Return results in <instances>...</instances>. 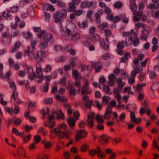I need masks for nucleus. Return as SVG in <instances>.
Here are the masks:
<instances>
[{"label":"nucleus","instance_id":"nucleus-1","mask_svg":"<svg viewBox=\"0 0 159 159\" xmlns=\"http://www.w3.org/2000/svg\"><path fill=\"white\" fill-rule=\"evenodd\" d=\"M67 14L66 10L62 9L60 11H57L52 15V17L55 19V22L57 23H61L63 20V19L66 18Z\"/></svg>","mask_w":159,"mask_h":159},{"label":"nucleus","instance_id":"nucleus-2","mask_svg":"<svg viewBox=\"0 0 159 159\" xmlns=\"http://www.w3.org/2000/svg\"><path fill=\"white\" fill-rule=\"evenodd\" d=\"M49 109L48 108H46L44 109H42L41 110V113L43 115V118H44L45 117V115H47V117H48V120L47 122H45L44 124L47 126L49 127L52 128L54 126L55 123L52 120L54 118H52V114L51 115L48 114Z\"/></svg>","mask_w":159,"mask_h":159},{"label":"nucleus","instance_id":"nucleus-3","mask_svg":"<svg viewBox=\"0 0 159 159\" xmlns=\"http://www.w3.org/2000/svg\"><path fill=\"white\" fill-rule=\"evenodd\" d=\"M9 85L10 88L13 91L11 95V101H12L13 100L14 102V103L15 104L21 103L22 102L17 98L18 95L17 92L15 91L16 88L15 83L13 82H11L9 83Z\"/></svg>","mask_w":159,"mask_h":159},{"label":"nucleus","instance_id":"nucleus-4","mask_svg":"<svg viewBox=\"0 0 159 159\" xmlns=\"http://www.w3.org/2000/svg\"><path fill=\"white\" fill-rule=\"evenodd\" d=\"M52 130L53 133L60 139L64 138L68 139L69 137V133L66 131H61V130L58 125Z\"/></svg>","mask_w":159,"mask_h":159},{"label":"nucleus","instance_id":"nucleus-5","mask_svg":"<svg viewBox=\"0 0 159 159\" xmlns=\"http://www.w3.org/2000/svg\"><path fill=\"white\" fill-rule=\"evenodd\" d=\"M30 47L28 46V50H26L25 52V55H27L29 58L31 59L37 60L39 57V53L38 52H34V50L32 49L30 50Z\"/></svg>","mask_w":159,"mask_h":159},{"label":"nucleus","instance_id":"nucleus-6","mask_svg":"<svg viewBox=\"0 0 159 159\" xmlns=\"http://www.w3.org/2000/svg\"><path fill=\"white\" fill-rule=\"evenodd\" d=\"M35 67L37 75H36V76L35 77H34V78H38L39 80H38V82L40 83L42 81L43 79L44 78L43 75V69L41 67V65L38 62L36 64Z\"/></svg>","mask_w":159,"mask_h":159},{"label":"nucleus","instance_id":"nucleus-7","mask_svg":"<svg viewBox=\"0 0 159 159\" xmlns=\"http://www.w3.org/2000/svg\"><path fill=\"white\" fill-rule=\"evenodd\" d=\"M133 33L134 30H131L129 32H124L123 33V36L126 37V45H129L132 43L133 38L132 34Z\"/></svg>","mask_w":159,"mask_h":159},{"label":"nucleus","instance_id":"nucleus-8","mask_svg":"<svg viewBox=\"0 0 159 159\" xmlns=\"http://www.w3.org/2000/svg\"><path fill=\"white\" fill-rule=\"evenodd\" d=\"M89 83L88 80H86L81 91V94L83 96L86 95V94H90L91 93V90L89 87Z\"/></svg>","mask_w":159,"mask_h":159},{"label":"nucleus","instance_id":"nucleus-9","mask_svg":"<svg viewBox=\"0 0 159 159\" xmlns=\"http://www.w3.org/2000/svg\"><path fill=\"white\" fill-rule=\"evenodd\" d=\"M76 28V25L74 23L70 22L66 27V32L68 35H70L71 34L72 32L75 31Z\"/></svg>","mask_w":159,"mask_h":159},{"label":"nucleus","instance_id":"nucleus-10","mask_svg":"<svg viewBox=\"0 0 159 159\" xmlns=\"http://www.w3.org/2000/svg\"><path fill=\"white\" fill-rule=\"evenodd\" d=\"M59 112L57 113L55 110H53L52 113V118H55L57 119H60L61 120H63L64 118V115L60 110H59Z\"/></svg>","mask_w":159,"mask_h":159},{"label":"nucleus","instance_id":"nucleus-11","mask_svg":"<svg viewBox=\"0 0 159 159\" xmlns=\"http://www.w3.org/2000/svg\"><path fill=\"white\" fill-rule=\"evenodd\" d=\"M86 134L85 131L84 130H79L75 135V139L76 141H78L80 139L84 137Z\"/></svg>","mask_w":159,"mask_h":159},{"label":"nucleus","instance_id":"nucleus-12","mask_svg":"<svg viewBox=\"0 0 159 159\" xmlns=\"http://www.w3.org/2000/svg\"><path fill=\"white\" fill-rule=\"evenodd\" d=\"M125 44H126L125 41L118 42L117 43V49L116 50L118 54L120 55L122 54V50Z\"/></svg>","mask_w":159,"mask_h":159},{"label":"nucleus","instance_id":"nucleus-13","mask_svg":"<svg viewBox=\"0 0 159 159\" xmlns=\"http://www.w3.org/2000/svg\"><path fill=\"white\" fill-rule=\"evenodd\" d=\"M141 32L142 34L140 36V39L143 41H146L149 34L148 28L145 27L142 30Z\"/></svg>","mask_w":159,"mask_h":159},{"label":"nucleus","instance_id":"nucleus-14","mask_svg":"<svg viewBox=\"0 0 159 159\" xmlns=\"http://www.w3.org/2000/svg\"><path fill=\"white\" fill-rule=\"evenodd\" d=\"M26 73L28 74V77L31 80H32L33 78L36 76V74L34 72L33 68L31 67H27L25 69Z\"/></svg>","mask_w":159,"mask_h":159},{"label":"nucleus","instance_id":"nucleus-15","mask_svg":"<svg viewBox=\"0 0 159 159\" xmlns=\"http://www.w3.org/2000/svg\"><path fill=\"white\" fill-rule=\"evenodd\" d=\"M82 99L84 102H85V106L88 108L91 107L92 105V101L89 100V97L87 95H84L83 96Z\"/></svg>","mask_w":159,"mask_h":159},{"label":"nucleus","instance_id":"nucleus-16","mask_svg":"<svg viewBox=\"0 0 159 159\" xmlns=\"http://www.w3.org/2000/svg\"><path fill=\"white\" fill-rule=\"evenodd\" d=\"M131 121L134 123H139L141 122V119L140 118H137L135 117V115L134 112L131 111L130 114Z\"/></svg>","mask_w":159,"mask_h":159},{"label":"nucleus","instance_id":"nucleus-17","mask_svg":"<svg viewBox=\"0 0 159 159\" xmlns=\"http://www.w3.org/2000/svg\"><path fill=\"white\" fill-rule=\"evenodd\" d=\"M107 19L110 20H112L115 23L119 22L120 20V17L118 16H114L112 14H110L107 15Z\"/></svg>","mask_w":159,"mask_h":159},{"label":"nucleus","instance_id":"nucleus-18","mask_svg":"<svg viewBox=\"0 0 159 159\" xmlns=\"http://www.w3.org/2000/svg\"><path fill=\"white\" fill-rule=\"evenodd\" d=\"M109 137L107 135L102 134L99 140V142L101 144H105L107 143Z\"/></svg>","mask_w":159,"mask_h":159},{"label":"nucleus","instance_id":"nucleus-19","mask_svg":"<svg viewBox=\"0 0 159 159\" xmlns=\"http://www.w3.org/2000/svg\"><path fill=\"white\" fill-rule=\"evenodd\" d=\"M100 44L102 48L105 50H107L109 48V43L108 40H103L100 41Z\"/></svg>","mask_w":159,"mask_h":159},{"label":"nucleus","instance_id":"nucleus-20","mask_svg":"<svg viewBox=\"0 0 159 159\" xmlns=\"http://www.w3.org/2000/svg\"><path fill=\"white\" fill-rule=\"evenodd\" d=\"M112 109L109 108H106L104 115V118L105 119H109L111 117Z\"/></svg>","mask_w":159,"mask_h":159},{"label":"nucleus","instance_id":"nucleus-21","mask_svg":"<svg viewBox=\"0 0 159 159\" xmlns=\"http://www.w3.org/2000/svg\"><path fill=\"white\" fill-rule=\"evenodd\" d=\"M108 84L109 85L112 86L114 84V80L115 78V75L114 74H111L108 76Z\"/></svg>","mask_w":159,"mask_h":159},{"label":"nucleus","instance_id":"nucleus-22","mask_svg":"<svg viewBox=\"0 0 159 159\" xmlns=\"http://www.w3.org/2000/svg\"><path fill=\"white\" fill-rule=\"evenodd\" d=\"M17 152L19 158H20L22 157H26L25 152L23 148H19L18 149Z\"/></svg>","mask_w":159,"mask_h":159},{"label":"nucleus","instance_id":"nucleus-23","mask_svg":"<svg viewBox=\"0 0 159 159\" xmlns=\"http://www.w3.org/2000/svg\"><path fill=\"white\" fill-rule=\"evenodd\" d=\"M44 9L47 11H50L53 12L55 11V9L54 6L50 3H46L44 6Z\"/></svg>","mask_w":159,"mask_h":159},{"label":"nucleus","instance_id":"nucleus-24","mask_svg":"<svg viewBox=\"0 0 159 159\" xmlns=\"http://www.w3.org/2000/svg\"><path fill=\"white\" fill-rule=\"evenodd\" d=\"M71 39L74 41H76L79 40L81 36L80 33L79 32H76L75 33L71 34Z\"/></svg>","mask_w":159,"mask_h":159},{"label":"nucleus","instance_id":"nucleus-25","mask_svg":"<svg viewBox=\"0 0 159 159\" xmlns=\"http://www.w3.org/2000/svg\"><path fill=\"white\" fill-rule=\"evenodd\" d=\"M18 84L19 85L23 86L25 85L26 89L29 88V82L27 80H20L17 81Z\"/></svg>","mask_w":159,"mask_h":159},{"label":"nucleus","instance_id":"nucleus-26","mask_svg":"<svg viewBox=\"0 0 159 159\" xmlns=\"http://www.w3.org/2000/svg\"><path fill=\"white\" fill-rule=\"evenodd\" d=\"M76 120L72 117H70L67 119V121L70 127L72 128L75 126Z\"/></svg>","mask_w":159,"mask_h":159},{"label":"nucleus","instance_id":"nucleus-27","mask_svg":"<svg viewBox=\"0 0 159 159\" xmlns=\"http://www.w3.org/2000/svg\"><path fill=\"white\" fill-rule=\"evenodd\" d=\"M104 34L106 36V40H109V38L113 37L111 31L109 30H104Z\"/></svg>","mask_w":159,"mask_h":159},{"label":"nucleus","instance_id":"nucleus-28","mask_svg":"<svg viewBox=\"0 0 159 159\" xmlns=\"http://www.w3.org/2000/svg\"><path fill=\"white\" fill-rule=\"evenodd\" d=\"M82 44L86 47L89 46L91 44L90 38L89 37L85 39L82 42Z\"/></svg>","mask_w":159,"mask_h":159},{"label":"nucleus","instance_id":"nucleus-29","mask_svg":"<svg viewBox=\"0 0 159 159\" xmlns=\"http://www.w3.org/2000/svg\"><path fill=\"white\" fill-rule=\"evenodd\" d=\"M72 74L76 80H77L78 79H80L81 78L80 74L78 72L76 69H73L72 70Z\"/></svg>","mask_w":159,"mask_h":159},{"label":"nucleus","instance_id":"nucleus-30","mask_svg":"<svg viewBox=\"0 0 159 159\" xmlns=\"http://www.w3.org/2000/svg\"><path fill=\"white\" fill-rule=\"evenodd\" d=\"M97 154H98V157L99 158H103L105 157L104 153L102 152L99 147L97 148Z\"/></svg>","mask_w":159,"mask_h":159},{"label":"nucleus","instance_id":"nucleus-31","mask_svg":"<svg viewBox=\"0 0 159 159\" xmlns=\"http://www.w3.org/2000/svg\"><path fill=\"white\" fill-rule=\"evenodd\" d=\"M42 143L44 145V147L45 149H48L52 147V143L50 141H46L45 140L42 141Z\"/></svg>","mask_w":159,"mask_h":159},{"label":"nucleus","instance_id":"nucleus-32","mask_svg":"<svg viewBox=\"0 0 159 159\" xmlns=\"http://www.w3.org/2000/svg\"><path fill=\"white\" fill-rule=\"evenodd\" d=\"M92 67H95V71L97 72H99L102 68L101 66L98 63H92Z\"/></svg>","mask_w":159,"mask_h":159},{"label":"nucleus","instance_id":"nucleus-33","mask_svg":"<svg viewBox=\"0 0 159 159\" xmlns=\"http://www.w3.org/2000/svg\"><path fill=\"white\" fill-rule=\"evenodd\" d=\"M21 43L20 42H16L15 43L14 45V48L12 47L11 48V51L12 52H16L17 50L19 48L20 46Z\"/></svg>","mask_w":159,"mask_h":159},{"label":"nucleus","instance_id":"nucleus-34","mask_svg":"<svg viewBox=\"0 0 159 159\" xmlns=\"http://www.w3.org/2000/svg\"><path fill=\"white\" fill-rule=\"evenodd\" d=\"M53 36L49 34H47L44 36L43 40L44 41L48 42L52 39Z\"/></svg>","mask_w":159,"mask_h":159},{"label":"nucleus","instance_id":"nucleus-35","mask_svg":"<svg viewBox=\"0 0 159 159\" xmlns=\"http://www.w3.org/2000/svg\"><path fill=\"white\" fill-rule=\"evenodd\" d=\"M55 98L56 100L61 102H64L66 101L67 99L64 96H60L57 95L55 96Z\"/></svg>","mask_w":159,"mask_h":159},{"label":"nucleus","instance_id":"nucleus-36","mask_svg":"<svg viewBox=\"0 0 159 159\" xmlns=\"http://www.w3.org/2000/svg\"><path fill=\"white\" fill-rule=\"evenodd\" d=\"M64 106L67 110L68 114L69 115H71L72 113V110L70 105L65 104H64Z\"/></svg>","mask_w":159,"mask_h":159},{"label":"nucleus","instance_id":"nucleus-37","mask_svg":"<svg viewBox=\"0 0 159 159\" xmlns=\"http://www.w3.org/2000/svg\"><path fill=\"white\" fill-rule=\"evenodd\" d=\"M76 94V91L74 89H69V95L71 99H73Z\"/></svg>","mask_w":159,"mask_h":159},{"label":"nucleus","instance_id":"nucleus-38","mask_svg":"<svg viewBox=\"0 0 159 159\" xmlns=\"http://www.w3.org/2000/svg\"><path fill=\"white\" fill-rule=\"evenodd\" d=\"M116 82L118 84V88L120 89L122 88L125 84V83L122 82V79L120 78L117 79Z\"/></svg>","mask_w":159,"mask_h":159},{"label":"nucleus","instance_id":"nucleus-39","mask_svg":"<svg viewBox=\"0 0 159 159\" xmlns=\"http://www.w3.org/2000/svg\"><path fill=\"white\" fill-rule=\"evenodd\" d=\"M95 119L97 120L98 123H102L104 122L102 116L99 114H98L96 115Z\"/></svg>","mask_w":159,"mask_h":159},{"label":"nucleus","instance_id":"nucleus-40","mask_svg":"<svg viewBox=\"0 0 159 159\" xmlns=\"http://www.w3.org/2000/svg\"><path fill=\"white\" fill-rule=\"evenodd\" d=\"M52 66L50 64H48L43 69V71L45 73H48L50 72L52 70Z\"/></svg>","mask_w":159,"mask_h":159},{"label":"nucleus","instance_id":"nucleus-41","mask_svg":"<svg viewBox=\"0 0 159 159\" xmlns=\"http://www.w3.org/2000/svg\"><path fill=\"white\" fill-rule=\"evenodd\" d=\"M146 85V84L145 83H143L142 84H138L136 86L135 91L140 92L142 90L143 87L145 86Z\"/></svg>","mask_w":159,"mask_h":159},{"label":"nucleus","instance_id":"nucleus-42","mask_svg":"<svg viewBox=\"0 0 159 159\" xmlns=\"http://www.w3.org/2000/svg\"><path fill=\"white\" fill-rule=\"evenodd\" d=\"M69 8L68 11L70 12H73L76 9V6L71 2H70L68 5Z\"/></svg>","mask_w":159,"mask_h":159},{"label":"nucleus","instance_id":"nucleus-43","mask_svg":"<svg viewBox=\"0 0 159 159\" xmlns=\"http://www.w3.org/2000/svg\"><path fill=\"white\" fill-rule=\"evenodd\" d=\"M48 44V43L47 42L43 40L40 43L39 47L41 49H44L47 47Z\"/></svg>","mask_w":159,"mask_h":159},{"label":"nucleus","instance_id":"nucleus-44","mask_svg":"<svg viewBox=\"0 0 159 159\" xmlns=\"http://www.w3.org/2000/svg\"><path fill=\"white\" fill-rule=\"evenodd\" d=\"M41 54L40 57V61H42L44 60L46 58V53L45 51L43 50H41L40 51Z\"/></svg>","mask_w":159,"mask_h":159},{"label":"nucleus","instance_id":"nucleus-45","mask_svg":"<svg viewBox=\"0 0 159 159\" xmlns=\"http://www.w3.org/2000/svg\"><path fill=\"white\" fill-rule=\"evenodd\" d=\"M22 34L26 39H28L31 38L32 35L30 32H23Z\"/></svg>","mask_w":159,"mask_h":159},{"label":"nucleus","instance_id":"nucleus-46","mask_svg":"<svg viewBox=\"0 0 159 159\" xmlns=\"http://www.w3.org/2000/svg\"><path fill=\"white\" fill-rule=\"evenodd\" d=\"M78 25L81 28H86L88 26V24L87 21H84L82 23L78 22Z\"/></svg>","mask_w":159,"mask_h":159},{"label":"nucleus","instance_id":"nucleus-47","mask_svg":"<svg viewBox=\"0 0 159 159\" xmlns=\"http://www.w3.org/2000/svg\"><path fill=\"white\" fill-rule=\"evenodd\" d=\"M125 116L126 115L124 113H121L119 116L118 119L117 120V122H119L120 120L123 122L125 119Z\"/></svg>","mask_w":159,"mask_h":159},{"label":"nucleus","instance_id":"nucleus-48","mask_svg":"<svg viewBox=\"0 0 159 159\" xmlns=\"http://www.w3.org/2000/svg\"><path fill=\"white\" fill-rule=\"evenodd\" d=\"M92 40L94 42H98L100 41L101 38L99 35L97 34L93 35L92 37Z\"/></svg>","mask_w":159,"mask_h":159},{"label":"nucleus","instance_id":"nucleus-49","mask_svg":"<svg viewBox=\"0 0 159 159\" xmlns=\"http://www.w3.org/2000/svg\"><path fill=\"white\" fill-rule=\"evenodd\" d=\"M19 34V31L18 30H16L15 31H12L10 35V36H9V37H10V40H11L12 38L16 37Z\"/></svg>","mask_w":159,"mask_h":159},{"label":"nucleus","instance_id":"nucleus-50","mask_svg":"<svg viewBox=\"0 0 159 159\" xmlns=\"http://www.w3.org/2000/svg\"><path fill=\"white\" fill-rule=\"evenodd\" d=\"M132 43L134 47L138 46L140 43L139 39L136 37L134 38V40H132Z\"/></svg>","mask_w":159,"mask_h":159},{"label":"nucleus","instance_id":"nucleus-51","mask_svg":"<svg viewBox=\"0 0 159 159\" xmlns=\"http://www.w3.org/2000/svg\"><path fill=\"white\" fill-rule=\"evenodd\" d=\"M49 82H48L46 81L45 82L44 85L41 88L42 91L43 92H47L48 91L49 88Z\"/></svg>","mask_w":159,"mask_h":159},{"label":"nucleus","instance_id":"nucleus-52","mask_svg":"<svg viewBox=\"0 0 159 159\" xmlns=\"http://www.w3.org/2000/svg\"><path fill=\"white\" fill-rule=\"evenodd\" d=\"M147 72L149 74V76L151 78L155 79L157 77L156 73L154 71L149 70Z\"/></svg>","mask_w":159,"mask_h":159},{"label":"nucleus","instance_id":"nucleus-53","mask_svg":"<svg viewBox=\"0 0 159 159\" xmlns=\"http://www.w3.org/2000/svg\"><path fill=\"white\" fill-rule=\"evenodd\" d=\"M10 12L8 11H4L2 14V16L3 17H6L7 20H10L11 18V15H9Z\"/></svg>","mask_w":159,"mask_h":159},{"label":"nucleus","instance_id":"nucleus-54","mask_svg":"<svg viewBox=\"0 0 159 159\" xmlns=\"http://www.w3.org/2000/svg\"><path fill=\"white\" fill-rule=\"evenodd\" d=\"M138 71L140 72L139 69V68H137V67H136L135 68V69L131 71V75L132 77L134 78Z\"/></svg>","mask_w":159,"mask_h":159},{"label":"nucleus","instance_id":"nucleus-55","mask_svg":"<svg viewBox=\"0 0 159 159\" xmlns=\"http://www.w3.org/2000/svg\"><path fill=\"white\" fill-rule=\"evenodd\" d=\"M122 5L123 4L121 2L117 1L114 3L113 6L115 8L120 9L122 7Z\"/></svg>","mask_w":159,"mask_h":159},{"label":"nucleus","instance_id":"nucleus-56","mask_svg":"<svg viewBox=\"0 0 159 159\" xmlns=\"http://www.w3.org/2000/svg\"><path fill=\"white\" fill-rule=\"evenodd\" d=\"M130 9L132 11L133 13L136 11L137 9V6L135 3H131L130 5Z\"/></svg>","mask_w":159,"mask_h":159},{"label":"nucleus","instance_id":"nucleus-57","mask_svg":"<svg viewBox=\"0 0 159 159\" xmlns=\"http://www.w3.org/2000/svg\"><path fill=\"white\" fill-rule=\"evenodd\" d=\"M110 99V98L109 97L106 96H103L102 98V102L103 103H105V104H106Z\"/></svg>","mask_w":159,"mask_h":159},{"label":"nucleus","instance_id":"nucleus-58","mask_svg":"<svg viewBox=\"0 0 159 159\" xmlns=\"http://www.w3.org/2000/svg\"><path fill=\"white\" fill-rule=\"evenodd\" d=\"M38 132L40 133H42L43 135L45 136L47 133V131H45L43 128L41 127L38 130Z\"/></svg>","mask_w":159,"mask_h":159},{"label":"nucleus","instance_id":"nucleus-59","mask_svg":"<svg viewBox=\"0 0 159 159\" xmlns=\"http://www.w3.org/2000/svg\"><path fill=\"white\" fill-rule=\"evenodd\" d=\"M147 8L151 9H159V5H158L157 6L155 7L154 4L153 3H151L147 6Z\"/></svg>","mask_w":159,"mask_h":159},{"label":"nucleus","instance_id":"nucleus-60","mask_svg":"<svg viewBox=\"0 0 159 159\" xmlns=\"http://www.w3.org/2000/svg\"><path fill=\"white\" fill-rule=\"evenodd\" d=\"M103 89L106 93L108 94H111V92L110 91V88L108 86H104Z\"/></svg>","mask_w":159,"mask_h":159},{"label":"nucleus","instance_id":"nucleus-61","mask_svg":"<svg viewBox=\"0 0 159 159\" xmlns=\"http://www.w3.org/2000/svg\"><path fill=\"white\" fill-rule=\"evenodd\" d=\"M93 14V11L91 10H89L86 14V17L88 19L91 18Z\"/></svg>","mask_w":159,"mask_h":159},{"label":"nucleus","instance_id":"nucleus-62","mask_svg":"<svg viewBox=\"0 0 159 159\" xmlns=\"http://www.w3.org/2000/svg\"><path fill=\"white\" fill-rule=\"evenodd\" d=\"M58 83L62 85H66V78L65 77L62 78L59 81Z\"/></svg>","mask_w":159,"mask_h":159},{"label":"nucleus","instance_id":"nucleus-63","mask_svg":"<svg viewBox=\"0 0 159 159\" xmlns=\"http://www.w3.org/2000/svg\"><path fill=\"white\" fill-rule=\"evenodd\" d=\"M133 14L134 16H141L142 15L143 12L141 10L139 9L137 11H135L133 13Z\"/></svg>","mask_w":159,"mask_h":159},{"label":"nucleus","instance_id":"nucleus-64","mask_svg":"<svg viewBox=\"0 0 159 159\" xmlns=\"http://www.w3.org/2000/svg\"><path fill=\"white\" fill-rule=\"evenodd\" d=\"M87 121L88 123L87 125L88 126L90 127H92L94 125V121L93 119H88L87 120Z\"/></svg>","mask_w":159,"mask_h":159}]
</instances>
